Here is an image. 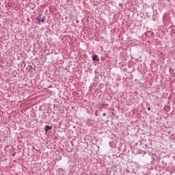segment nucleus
<instances>
[{"label": "nucleus", "mask_w": 175, "mask_h": 175, "mask_svg": "<svg viewBox=\"0 0 175 175\" xmlns=\"http://www.w3.org/2000/svg\"><path fill=\"white\" fill-rule=\"evenodd\" d=\"M36 21H38V23H44V18H42V15L39 14L36 18Z\"/></svg>", "instance_id": "f257e3e1"}, {"label": "nucleus", "mask_w": 175, "mask_h": 175, "mask_svg": "<svg viewBox=\"0 0 175 175\" xmlns=\"http://www.w3.org/2000/svg\"><path fill=\"white\" fill-rule=\"evenodd\" d=\"M92 61L94 62H98V61H99V57H98V55H94L92 56Z\"/></svg>", "instance_id": "f03ea898"}, {"label": "nucleus", "mask_w": 175, "mask_h": 175, "mask_svg": "<svg viewBox=\"0 0 175 175\" xmlns=\"http://www.w3.org/2000/svg\"><path fill=\"white\" fill-rule=\"evenodd\" d=\"M53 129V126H50L49 125L45 126L44 131L45 132H49V131H51Z\"/></svg>", "instance_id": "7ed1b4c3"}, {"label": "nucleus", "mask_w": 175, "mask_h": 175, "mask_svg": "<svg viewBox=\"0 0 175 175\" xmlns=\"http://www.w3.org/2000/svg\"><path fill=\"white\" fill-rule=\"evenodd\" d=\"M93 81H96V83H99V77L96 75L94 78L93 79Z\"/></svg>", "instance_id": "20e7f679"}, {"label": "nucleus", "mask_w": 175, "mask_h": 175, "mask_svg": "<svg viewBox=\"0 0 175 175\" xmlns=\"http://www.w3.org/2000/svg\"><path fill=\"white\" fill-rule=\"evenodd\" d=\"M9 150V151H12V150H13V146H6L5 147V150Z\"/></svg>", "instance_id": "39448f33"}, {"label": "nucleus", "mask_w": 175, "mask_h": 175, "mask_svg": "<svg viewBox=\"0 0 175 175\" xmlns=\"http://www.w3.org/2000/svg\"><path fill=\"white\" fill-rule=\"evenodd\" d=\"M29 66V70H36V69L35 67L32 66L31 65L28 66Z\"/></svg>", "instance_id": "423d86ee"}, {"label": "nucleus", "mask_w": 175, "mask_h": 175, "mask_svg": "<svg viewBox=\"0 0 175 175\" xmlns=\"http://www.w3.org/2000/svg\"><path fill=\"white\" fill-rule=\"evenodd\" d=\"M1 68L2 69H5V66H3V65H2V64H0V69H1Z\"/></svg>", "instance_id": "0eeeda50"}, {"label": "nucleus", "mask_w": 175, "mask_h": 175, "mask_svg": "<svg viewBox=\"0 0 175 175\" xmlns=\"http://www.w3.org/2000/svg\"><path fill=\"white\" fill-rule=\"evenodd\" d=\"M171 33H173L174 35L175 34V29H172L171 30Z\"/></svg>", "instance_id": "6e6552de"}, {"label": "nucleus", "mask_w": 175, "mask_h": 175, "mask_svg": "<svg viewBox=\"0 0 175 175\" xmlns=\"http://www.w3.org/2000/svg\"><path fill=\"white\" fill-rule=\"evenodd\" d=\"M68 152H73V149H70V150H68Z\"/></svg>", "instance_id": "1a4fd4ad"}, {"label": "nucleus", "mask_w": 175, "mask_h": 175, "mask_svg": "<svg viewBox=\"0 0 175 175\" xmlns=\"http://www.w3.org/2000/svg\"><path fill=\"white\" fill-rule=\"evenodd\" d=\"M103 117H106V113H103Z\"/></svg>", "instance_id": "9d476101"}, {"label": "nucleus", "mask_w": 175, "mask_h": 175, "mask_svg": "<svg viewBox=\"0 0 175 175\" xmlns=\"http://www.w3.org/2000/svg\"><path fill=\"white\" fill-rule=\"evenodd\" d=\"M148 110L150 111V110H151L150 107H148Z\"/></svg>", "instance_id": "9b49d317"}]
</instances>
